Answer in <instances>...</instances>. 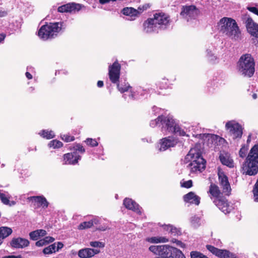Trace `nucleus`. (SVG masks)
<instances>
[{
	"instance_id": "a878e982",
	"label": "nucleus",
	"mask_w": 258,
	"mask_h": 258,
	"mask_svg": "<svg viewBox=\"0 0 258 258\" xmlns=\"http://www.w3.org/2000/svg\"><path fill=\"white\" fill-rule=\"evenodd\" d=\"M219 158L221 163L227 166L232 167L234 166L233 160L231 158L230 155L227 153L220 154Z\"/></svg>"
},
{
	"instance_id": "6e6552de",
	"label": "nucleus",
	"mask_w": 258,
	"mask_h": 258,
	"mask_svg": "<svg viewBox=\"0 0 258 258\" xmlns=\"http://www.w3.org/2000/svg\"><path fill=\"white\" fill-rule=\"evenodd\" d=\"M160 258H186L182 251L169 245H163Z\"/></svg>"
},
{
	"instance_id": "2eb2a0df",
	"label": "nucleus",
	"mask_w": 258,
	"mask_h": 258,
	"mask_svg": "<svg viewBox=\"0 0 258 258\" xmlns=\"http://www.w3.org/2000/svg\"><path fill=\"white\" fill-rule=\"evenodd\" d=\"M158 27L152 18H148L145 21L142 26V31L144 33L152 34L158 32Z\"/></svg>"
},
{
	"instance_id": "8fccbe9b",
	"label": "nucleus",
	"mask_w": 258,
	"mask_h": 258,
	"mask_svg": "<svg viewBox=\"0 0 258 258\" xmlns=\"http://www.w3.org/2000/svg\"><path fill=\"white\" fill-rule=\"evenodd\" d=\"M171 242L172 243H175L177 246L181 248H184L185 247V244L184 243L176 239H172Z\"/></svg>"
},
{
	"instance_id": "4be33fe9",
	"label": "nucleus",
	"mask_w": 258,
	"mask_h": 258,
	"mask_svg": "<svg viewBox=\"0 0 258 258\" xmlns=\"http://www.w3.org/2000/svg\"><path fill=\"white\" fill-rule=\"evenodd\" d=\"M100 252V250L98 249L85 248L79 250L78 256L80 258H90L98 254Z\"/></svg>"
},
{
	"instance_id": "603ef678",
	"label": "nucleus",
	"mask_w": 258,
	"mask_h": 258,
	"mask_svg": "<svg viewBox=\"0 0 258 258\" xmlns=\"http://www.w3.org/2000/svg\"><path fill=\"white\" fill-rule=\"evenodd\" d=\"M47 244L43 238L40 239L35 243L36 246L38 247H41L47 245Z\"/></svg>"
},
{
	"instance_id": "7ed1b4c3",
	"label": "nucleus",
	"mask_w": 258,
	"mask_h": 258,
	"mask_svg": "<svg viewBox=\"0 0 258 258\" xmlns=\"http://www.w3.org/2000/svg\"><path fill=\"white\" fill-rule=\"evenodd\" d=\"M200 145L191 148L185 157V160L190 162L188 167L192 172H201L206 167V161L202 156Z\"/></svg>"
},
{
	"instance_id": "680f3d73",
	"label": "nucleus",
	"mask_w": 258,
	"mask_h": 258,
	"mask_svg": "<svg viewBox=\"0 0 258 258\" xmlns=\"http://www.w3.org/2000/svg\"><path fill=\"white\" fill-rule=\"evenodd\" d=\"M26 77L29 80L32 79L33 78L32 75L28 72H27L25 74Z\"/></svg>"
},
{
	"instance_id": "49530a36",
	"label": "nucleus",
	"mask_w": 258,
	"mask_h": 258,
	"mask_svg": "<svg viewBox=\"0 0 258 258\" xmlns=\"http://www.w3.org/2000/svg\"><path fill=\"white\" fill-rule=\"evenodd\" d=\"M206 137L208 138L209 140L211 139V140H219V141H225L224 139L215 135L208 134Z\"/></svg>"
},
{
	"instance_id": "f3484780",
	"label": "nucleus",
	"mask_w": 258,
	"mask_h": 258,
	"mask_svg": "<svg viewBox=\"0 0 258 258\" xmlns=\"http://www.w3.org/2000/svg\"><path fill=\"white\" fill-rule=\"evenodd\" d=\"M81 157L76 152L65 154L63 156L62 164L63 165H75L81 160Z\"/></svg>"
},
{
	"instance_id": "f704fd0d",
	"label": "nucleus",
	"mask_w": 258,
	"mask_h": 258,
	"mask_svg": "<svg viewBox=\"0 0 258 258\" xmlns=\"http://www.w3.org/2000/svg\"><path fill=\"white\" fill-rule=\"evenodd\" d=\"M209 192L212 196L218 199L217 198L220 194L219 187L215 184H212L210 187Z\"/></svg>"
},
{
	"instance_id": "423d86ee",
	"label": "nucleus",
	"mask_w": 258,
	"mask_h": 258,
	"mask_svg": "<svg viewBox=\"0 0 258 258\" xmlns=\"http://www.w3.org/2000/svg\"><path fill=\"white\" fill-rule=\"evenodd\" d=\"M62 27V23H49L43 25L38 32L39 37L43 40L52 39L57 36Z\"/></svg>"
},
{
	"instance_id": "393cba45",
	"label": "nucleus",
	"mask_w": 258,
	"mask_h": 258,
	"mask_svg": "<svg viewBox=\"0 0 258 258\" xmlns=\"http://www.w3.org/2000/svg\"><path fill=\"white\" fill-rule=\"evenodd\" d=\"M121 12L124 15L129 16L131 21L135 20L137 17L140 16V12L132 7L124 8Z\"/></svg>"
},
{
	"instance_id": "c03bdc74",
	"label": "nucleus",
	"mask_w": 258,
	"mask_h": 258,
	"mask_svg": "<svg viewBox=\"0 0 258 258\" xmlns=\"http://www.w3.org/2000/svg\"><path fill=\"white\" fill-rule=\"evenodd\" d=\"M128 93V97L130 99H137L138 97L137 92L134 90L132 87L129 90Z\"/></svg>"
},
{
	"instance_id": "72a5a7b5",
	"label": "nucleus",
	"mask_w": 258,
	"mask_h": 258,
	"mask_svg": "<svg viewBox=\"0 0 258 258\" xmlns=\"http://www.w3.org/2000/svg\"><path fill=\"white\" fill-rule=\"evenodd\" d=\"M163 245H151L149 247V250L154 254L159 255L160 257V253L162 252Z\"/></svg>"
},
{
	"instance_id": "9d476101",
	"label": "nucleus",
	"mask_w": 258,
	"mask_h": 258,
	"mask_svg": "<svg viewBox=\"0 0 258 258\" xmlns=\"http://www.w3.org/2000/svg\"><path fill=\"white\" fill-rule=\"evenodd\" d=\"M121 67L117 61H115L108 67V76L110 81L113 84H117L120 77Z\"/></svg>"
},
{
	"instance_id": "aec40b11",
	"label": "nucleus",
	"mask_w": 258,
	"mask_h": 258,
	"mask_svg": "<svg viewBox=\"0 0 258 258\" xmlns=\"http://www.w3.org/2000/svg\"><path fill=\"white\" fill-rule=\"evenodd\" d=\"M214 203L224 214L229 213L231 210V207L228 203L227 201L224 199H216Z\"/></svg>"
},
{
	"instance_id": "39448f33",
	"label": "nucleus",
	"mask_w": 258,
	"mask_h": 258,
	"mask_svg": "<svg viewBox=\"0 0 258 258\" xmlns=\"http://www.w3.org/2000/svg\"><path fill=\"white\" fill-rule=\"evenodd\" d=\"M237 69L239 73L246 77H250L254 73V61L250 54L241 55L238 61Z\"/></svg>"
},
{
	"instance_id": "2f4dec72",
	"label": "nucleus",
	"mask_w": 258,
	"mask_h": 258,
	"mask_svg": "<svg viewBox=\"0 0 258 258\" xmlns=\"http://www.w3.org/2000/svg\"><path fill=\"white\" fill-rule=\"evenodd\" d=\"M38 134L42 138L47 140H50L55 137L54 132L48 129L42 130L39 132Z\"/></svg>"
},
{
	"instance_id": "e433bc0d",
	"label": "nucleus",
	"mask_w": 258,
	"mask_h": 258,
	"mask_svg": "<svg viewBox=\"0 0 258 258\" xmlns=\"http://www.w3.org/2000/svg\"><path fill=\"white\" fill-rule=\"evenodd\" d=\"M55 245L56 243H54L44 248L43 250V252L45 254H49L52 253L53 252H55Z\"/></svg>"
},
{
	"instance_id": "f8f14e48",
	"label": "nucleus",
	"mask_w": 258,
	"mask_h": 258,
	"mask_svg": "<svg viewBox=\"0 0 258 258\" xmlns=\"http://www.w3.org/2000/svg\"><path fill=\"white\" fill-rule=\"evenodd\" d=\"M199 11L194 5L184 6L182 8L181 16L187 21L189 19H195L198 15Z\"/></svg>"
},
{
	"instance_id": "f257e3e1",
	"label": "nucleus",
	"mask_w": 258,
	"mask_h": 258,
	"mask_svg": "<svg viewBox=\"0 0 258 258\" xmlns=\"http://www.w3.org/2000/svg\"><path fill=\"white\" fill-rule=\"evenodd\" d=\"M150 126L152 127L160 126L161 132L164 135L177 134L180 136H186L185 132L181 129L178 122L172 116L159 115L150 121Z\"/></svg>"
},
{
	"instance_id": "0eeeda50",
	"label": "nucleus",
	"mask_w": 258,
	"mask_h": 258,
	"mask_svg": "<svg viewBox=\"0 0 258 258\" xmlns=\"http://www.w3.org/2000/svg\"><path fill=\"white\" fill-rule=\"evenodd\" d=\"M225 128L233 139H239L243 134V127L237 121L234 120L226 123Z\"/></svg>"
},
{
	"instance_id": "0e129e2a",
	"label": "nucleus",
	"mask_w": 258,
	"mask_h": 258,
	"mask_svg": "<svg viewBox=\"0 0 258 258\" xmlns=\"http://www.w3.org/2000/svg\"><path fill=\"white\" fill-rule=\"evenodd\" d=\"M7 15V12L5 11L0 10V17H3Z\"/></svg>"
},
{
	"instance_id": "473e14b6",
	"label": "nucleus",
	"mask_w": 258,
	"mask_h": 258,
	"mask_svg": "<svg viewBox=\"0 0 258 258\" xmlns=\"http://www.w3.org/2000/svg\"><path fill=\"white\" fill-rule=\"evenodd\" d=\"M13 231L11 228L3 226L0 227V236L2 241L3 240L11 235Z\"/></svg>"
},
{
	"instance_id": "a211bd4d",
	"label": "nucleus",
	"mask_w": 258,
	"mask_h": 258,
	"mask_svg": "<svg viewBox=\"0 0 258 258\" xmlns=\"http://www.w3.org/2000/svg\"><path fill=\"white\" fill-rule=\"evenodd\" d=\"M218 177L220 184L222 188L223 192L226 195H229L231 189L228 177L223 172L221 171H219L218 172Z\"/></svg>"
},
{
	"instance_id": "bf43d9fd",
	"label": "nucleus",
	"mask_w": 258,
	"mask_h": 258,
	"mask_svg": "<svg viewBox=\"0 0 258 258\" xmlns=\"http://www.w3.org/2000/svg\"><path fill=\"white\" fill-rule=\"evenodd\" d=\"M91 221L93 222V225L94 224H98L100 222V218L98 217H95L93 219H92Z\"/></svg>"
},
{
	"instance_id": "4468645a",
	"label": "nucleus",
	"mask_w": 258,
	"mask_h": 258,
	"mask_svg": "<svg viewBox=\"0 0 258 258\" xmlns=\"http://www.w3.org/2000/svg\"><path fill=\"white\" fill-rule=\"evenodd\" d=\"M244 21L247 32L251 36L258 38V24L249 16H245Z\"/></svg>"
},
{
	"instance_id": "e2e57ef3",
	"label": "nucleus",
	"mask_w": 258,
	"mask_h": 258,
	"mask_svg": "<svg viewBox=\"0 0 258 258\" xmlns=\"http://www.w3.org/2000/svg\"><path fill=\"white\" fill-rule=\"evenodd\" d=\"M153 111L155 112V114H159L160 113V111L161 110V109L157 107H154L153 108Z\"/></svg>"
},
{
	"instance_id": "c756f323",
	"label": "nucleus",
	"mask_w": 258,
	"mask_h": 258,
	"mask_svg": "<svg viewBox=\"0 0 258 258\" xmlns=\"http://www.w3.org/2000/svg\"><path fill=\"white\" fill-rule=\"evenodd\" d=\"M162 227L164 230L174 236L180 235L181 234V229L177 228L172 225H164L162 226Z\"/></svg>"
},
{
	"instance_id": "774afa93",
	"label": "nucleus",
	"mask_w": 258,
	"mask_h": 258,
	"mask_svg": "<svg viewBox=\"0 0 258 258\" xmlns=\"http://www.w3.org/2000/svg\"><path fill=\"white\" fill-rule=\"evenodd\" d=\"M251 141V135H249L248 137V139H247V143H249Z\"/></svg>"
},
{
	"instance_id": "58836bf2",
	"label": "nucleus",
	"mask_w": 258,
	"mask_h": 258,
	"mask_svg": "<svg viewBox=\"0 0 258 258\" xmlns=\"http://www.w3.org/2000/svg\"><path fill=\"white\" fill-rule=\"evenodd\" d=\"M117 85V88L118 90L122 93H123L124 92L127 93L131 88V87L128 84H125L124 85L122 84H118V83L116 84Z\"/></svg>"
},
{
	"instance_id": "4c0bfd02",
	"label": "nucleus",
	"mask_w": 258,
	"mask_h": 258,
	"mask_svg": "<svg viewBox=\"0 0 258 258\" xmlns=\"http://www.w3.org/2000/svg\"><path fill=\"white\" fill-rule=\"evenodd\" d=\"M190 221L191 225L194 228H197L201 225L200 218L196 216L191 217Z\"/></svg>"
},
{
	"instance_id": "ea45409f",
	"label": "nucleus",
	"mask_w": 258,
	"mask_h": 258,
	"mask_svg": "<svg viewBox=\"0 0 258 258\" xmlns=\"http://www.w3.org/2000/svg\"><path fill=\"white\" fill-rule=\"evenodd\" d=\"M90 246L95 248H103L105 246V243L99 241H92L89 243Z\"/></svg>"
},
{
	"instance_id": "6e6d98bb",
	"label": "nucleus",
	"mask_w": 258,
	"mask_h": 258,
	"mask_svg": "<svg viewBox=\"0 0 258 258\" xmlns=\"http://www.w3.org/2000/svg\"><path fill=\"white\" fill-rule=\"evenodd\" d=\"M55 243H56V245H55L56 251H59V250H60L63 247V244L61 242H58Z\"/></svg>"
},
{
	"instance_id": "a19ab883",
	"label": "nucleus",
	"mask_w": 258,
	"mask_h": 258,
	"mask_svg": "<svg viewBox=\"0 0 258 258\" xmlns=\"http://www.w3.org/2000/svg\"><path fill=\"white\" fill-rule=\"evenodd\" d=\"M93 226V222L89 221L88 222H84L81 223L79 226H78V229L79 230H83L87 228H89Z\"/></svg>"
},
{
	"instance_id": "c9c22d12",
	"label": "nucleus",
	"mask_w": 258,
	"mask_h": 258,
	"mask_svg": "<svg viewBox=\"0 0 258 258\" xmlns=\"http://www.w3.org/2000/svg\"><path fill=\"white\" fill-rule=\"evenodd\" d=\"M48 146L49 148L57 149L62 146V143L59 141L53 140L48 143Z\"/></svg>"
},
{
	"instance_id": "1a4fd4ad",
	"label": "nucleus",
	"mask_w": 258,
	"mask_h": 258,
	"mask_svg": "<svg viewBox=\"0 0 258 258\" xmlns=\"http://www.w3.org/2000/svg\"><path fill=\"white\" fill-rule=\"evenodd\" d=\"M152 18L158 28L165 29L170 25V19L168 15L163 12L155 13Z\"/></svg>"
},
{
	"instance_id": "864d4df0",
	"label": "nucleus",
	"mask_w": 258,
	"mask_h": 258,
	"mask_svg": "<svg viewBox=\"0 0 258 258\" xmlns=\"http://www.w3.org/2000/svg\"><path fill=\"white\" fill-rule=\"evenodd\" d=\"M247 9L250 12L258 16V9L256 7H248Z\"/></svg>"
},
{
	"instance_id": "dca6fc26",
	"label": "nucleus",
	"mask_w": 258,
	"mask_h": 258,
	"mask_svg": "<svg viewBox=\"0 0 258 258\" xmlns=\"http://www.w3.org/2000/svg\"><path fill=\"white\" fill-rule=\"evenodd\" d=\"M28 200L32 202L33 207L35 209L40 207L46 209L48 206V202L43 196L30 197L28 198Z\"/></svg>"
},
{
	"instance_id": "3c124183",
	"label": "nucleus",
	"mask_w": 258,
	"mask_h": 258,
	"mask_svg": "<svg viewBox=\"0 0 258 258\" xmlns=\"http://www.w3.org/2000/svg\"><path fill=\"white\" fill-rule=\"evenodd\" d=\"M181 186L185 188H189L192 186V181L189 180L181 183Z\"/></svg>"
},
{
	"instance_id": "338daca9",
	"label": "nucleus",
	"mask_w": 258,
	"mask_h": 258,
	"mask_svg": "<svg viewBox=\"0 0 258 258\" xmlns=\"http://www.w3.org/2000/svg\"><path fill=\"white\" fill-rule=\"evenodd\" d=\"M6 37V35L3 34H0V42L3 41Z\"/></svg>"
},
{
	"instance_id": "09e8293b",
	"label": "nucleus",
	"mask_w": 258,
	"mask_h": 258,
	"mask_svg": "<svg viewBox=\"0 0 258 258\" xmlns=\"http://www.w3.org/2000/svg\"><path fill=\"white\" fill-rule=\"evenodd\" d=\"M247 151V147L245 146H243L240 149L239 154L240 157L243 158L245 156L246 152Z\"/></svg>"
},
{
	"instance_id": "de8ad7c7",
	"label": "nucleus",
	"mask_w": 258,
	"mask_h": 258,
	"mask_svg": "<svg viewBox=\"0 0 258 258\" xmlns=\"http://www.w3.org/2000/svg\"><path fill=\"white\" fill-rule=\"evenodd\" d=\"M61 138L67 142L73 141L75 139L74 137L71 136L68 134L61 135Z\"/></svg>"
},
{
	"instance_id": "f03ea898",
	"label": "nucleus",
	"mask_w": 258,
	"mask_h": 258,
	"mask_svg": "<svg viewBox=\"0 0 258 258\" xmlns=\"http://www.w3.org/2000/svg\"><path fill=\"white\" fill-rule=\"evenodd\" d=\"M217 28L220 33L232 39L237 40L240 38L239 28L236 21L231 18H221L217 23Z\"/></svg>"
},
{
	"instance_id": "20e7f679",
	"label": "nucleus",
	"mask_w": 258,
	"mask_h": 258,
	"mask_svg": "<svg viewBox=\"0 0 258 258\" xmlns=\"http://www.w3.org/2000/svg\"><path fill=\"white\" fill-rule=\"evenodd\" d=\"M243 174L250 176L258 172V144L250 149L242 167Z\"/></svg>"
},
{
	"instance_id": "13d9d810",
	"label": "nucleus",
	"mask_w": 258,
	"mask_h": 258,
	"mask_svg": "<svg viewBox=\"0 0 258 258\" xmlns=\"http://www.w3.org/2000/svg\"><path fill=\"white\" fill-rule=\"evenodd\" d=\"M2 258H22V257L21 255H7V256H3Z\"/></svg>"
},
{
	"instance_id": "bb28decb",
	"label": "nucleus",
	"mask_w": 258,
	"mask_h": 258,
	"mask_svg": "<svg viewBox=\"0 0 258 258\" xmlns=\"http://www.w3.org/2000/svg\"><path fill=\"white\" fill-rule=\"evenodd\" d=\"M10 197L11 196L9 194L3 192L2 190H0V200L3 204L9 206L15 205L16 202L14 201H10Z\"/></svg>"
},
{
	"instance_id": "5fc2aeb1",
	"label": "nucleus",
	"mask_w": 258,
	"mask_h": 258,
	"mask_svg": "<svg viewBox=\"0 0 258 258\" xmlns=\"http://www.w3.org/2000/svg\"><path fill=\"white\" fill-rule=\"evenodd\" d=\"M43 239L47 244L53 242L55 240V238L51 236H46Z\"/></svg>"
},
{
	"instance_id": "4d7b16f0",
	"label": "nucleus",
	"mask_w": 258,
	"mask_h": 258,
	"mask_svg": "<svg viewBox=\"0 0 258 258\" xmlns=\"http://www.w3.org/2000/svg\"><path fill=\"white\" fill-rule=\"evenodd\" d=\"M148 9V6L146 5L143 6L142 7H139L138 9H136V11H138L139 12H140V15L143 12H144L145 10H146Z\"/></svg>"
},
{
	"instance_id": "5701e85b",
	"label": "nucleus",
	"mask_w": 258,
	"mask_h": 258,
	"mask_svg": "<svg viewBox=\"0 0 258 258\" xmlns=\"http://www.w3.org/2000/svg\"><path fill=\"white\" fill-rule=\"evenodd\" d=\"M123 205L126 209L132 210L138 214H141V208L139 205L132 199L127 198H125L123 201Z\"/></svg>"
},
{
	"instance_id": "052dcab7",
	"label": "nucleus",
	"mask_w": 258,
	"mask_h": 258,
	"mask_svg": "<svg viewBox=\"0 0 258 258\" xmlns=\"http://www.w3.org/2000/svg\"><path fill=\"white\" fill-rule=\"evenodd\" d=\"M115 0H99V3L102 5L109 3L110 2H115Z\"/></svg>"
},
{
	"instance_id": "412c9836",
	"label": "nucleus",
	"mask_w": 258,
	"mask_h": 258,
	"mask_svg": "<svg viewBox=\"0 0 258 258\" xmlns=\"http://www.w3.org/2000/svg\"><path fill=\"white\" fill-rule=\"evenodd\" d=\"M28 240L21 237L13 238L10 242V245L15 248H23L29 245Z\"/></svg>"
},
{
	"instance_id": "37998d69",
	"label": "nucleus",
	"mask_w": 258,
	"mask_h": 258,
	"mask_svg": "<svg viewBox=\"0 0 258 258\" xmlns=\"http://www.w3.org/2000/svg\"><path fill=\"white\" fill-rule=\"evenodd\" d=\"M85 142L87 145L92 147H96L98 145L97 141L92 138H87Z\"/></svg>"
},
{
	"instance_id": "79ce46f5",
	"label": "nucleus",
	"mask_w": 258,
	"mask_h": 258,
	"mask_svg": "<svg viewBox=\"0 0 258 258\" xmlns=\"http://www.w3.org/2000/svg\"><path fill=\"white\" fill-rule=\"evenodd\" d=\"M190 257L191 258H208L203 253L197 251H191L190 252Z\"/></svg>"
},
{
	"instance_id": "7c9ffc66",
	"label": "nucleus",
	"mask_w": 258,
	"mask_h": 258,
	"mask_svg": "<svg viewBox=\"0 0 258 258\" xmlns=\"http://www.w3.org/2000/svg\"><path fill=\"white\" fill-rule=\"evenodd\" d=\"M47 234V232L45 230L38 229L31 232L29 233L30 238L33 240H37L38 238L43 237Z\"/></svg>"
},
{
	"instance_id": "cd10ccee",
	"label": "nucleus",
	"mask_w": 258,
	"mask_h": 258,
	"mask_svg": "<svg viewBox=\"0 0 258 258\" xmlns=\"http://www.w3.org/2000/svg\"><path fill=\"white\" fill-rule=\"evenodd\" d=\"M206 57L208 61L211 63H214L218 60V57L214 52V49L208 48L206 50Z\"/></svg>"
},
{
	"instance_id": "69168bd1",
	"label": "nucleus",
	"mask_w": 258,
	"mask_h": 258,
	"mask_svg": "<svg viewBox=\"0 0 258 258\" xmlns=\"http://www.w3.org/2000/svg\"><path fill=\"white\" fill-rule=\"evenodd\" d=\"M104 83L102 81H98L97 82V86L99 88L102 87L103 86Z\"/></svg>"
},
{
	"instance_id": "c85d7f7f",
	"label": "nucleus",
	"mask_w": 258,
	"mask_h": 258,
	"mask_svg": "<svg viewBox=\"0 0 258 258\" xmlns=\"http://www.w3.org/2000/svg\"><path fill=\"white\" fill-rule=\"evenodd\" d=\"M145 241L150 243H158L167 242L169 241V239L164 236H154L146 238Z\"/></svg>"
},
{
	"instance_id": "ddd939ff",
	"label": "nucleus",
	"mask_w": 258,
	"mask_h": 258,
	"mask_svg": "<svg viewBox=\"0 0 258 258\" xmlns=\"http://www.w3.org/2000/svg\"><path fill=\"white\" fill-rule=\"evenodd\" d=\"M207 249L219 258H235V254L228 250L217 248L211 245H206Z\"/></svg>"
},
{
	"instance_id": "b1692460",
	"label": "nucleus",
	"mask_w": 258,
	"mask_h": 258,
	"mask_svg": "<svg viewBox=\"0 0 258 258\" xmlns=\"http://www.w3.org/2000/svg\"><path fill=\"white\" fill-rule=\"evenodd\" d=\"M184 202L190 204L199 205L200 203V198L194 192H189L183 197Z\"/></svg>"
},
{
	"instance_id": "a18cd8bd",
	"label": "nucleus",
	"mask_w": 258,
	"mask_h": 258,
	"mask_svg": "<svg viewBox=\"0 0 258 258\" xmlns=\"http://www.w3.org/2000/svg\"><path fill=\"white\" fill-rule=\"evenodd\" d=\"M73 149L74 150V152H76L77 153V151L80 152L81 153H84L85 152V149L80 144H77L75 145Z\"/></svg>"
},
{
	"instance_id": "9b49d317",
	"label": "nucleus",
	"mask_w": 258,
	"mask_h": 258,
	"mask_svg": "<svg viewBox=\"0 0 258 258\" xmlns=\"http://www.w3.org/2000/svg\"><path fill=\"white\" fill-rule=\"evenodd\" d=\"M178 139L174 136H168L160 140L159 150L164 151L169 148L175 147L178 143Z\"/></svg>"
},
{
	"instance_id": "6ab92c4d",
	"label": "nucleus",
	"mask_w": 258,
	"mask_h": 258,
	"mask_svg": "<svg viewBox=\"0 0 258 258\" xmlns=\"http://www.w3.org/2000/svg\"><path fill=\"white\" fill-rule=\"evenodd\" d=\"M82 5L79 4L69 3L58 8V12L60 13L75 12L81 10Z\"/></svg>"
}]
</instances>
